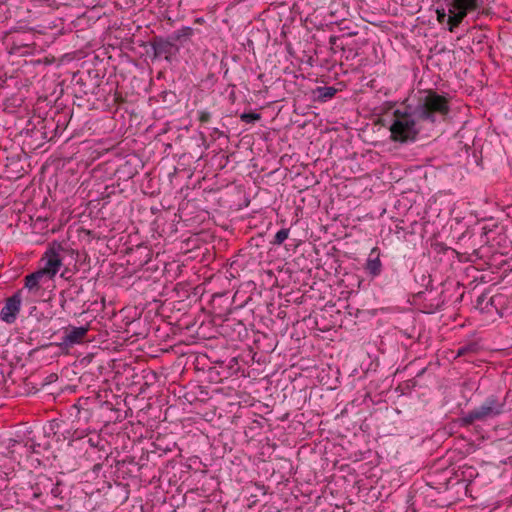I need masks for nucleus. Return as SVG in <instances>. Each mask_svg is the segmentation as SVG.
Listing matches in <instances>:
<instances>
[{"label": "nucleus", "instance_id": "nucleus-1", "mask_svg": "<svg viewBox=\"0 0 512 512\" xmlns=\"http://www.w3.org/2000/svg\"><path fill=\"white\" fill-rule=\"evenodd\" d=\"M414 109L416 116L420 117L424 124L431 125L445 120L450 111L448 99L432 90L427 91L419 98Z\"/></svg>", "mask_w": 512, "mask_h": 512}, {"label": "nucleus", "instance_id": "nucleus-2", "mask_svg": "<svg viewBox=\"0 0 512 512\" xmlns=\"http://www.w3.org/2000/svg\"><path fill=\"white\" fill-rule=\"evenodd\" d=\"M423 128L424 123L420 117L416 116L415 109L412 112L396 110L390 126L391 139L402 143L415 141Z\"/></svg>", "mask_w": 512, "mask_h": 512}, {"label": "nucleus", "instance_id": "nucleus-3", "mask_svg": "<svg viewBox=\"0 0 512 512\" xmlns=\"http://www.w3.org/2000/svg\"><path fill=\"white\" fill-rule=\"evenodd\" d=\"M505 398L489 395L478 407L460 418L462 426H470L476 421L485 422L494 419L505 412Z\"/></svg>", "mask_w": 512, "mask_h": 512}, {"label": "nucleus", "instance_id": "nucleus-4", "mask_svg": "<svg viewBox=\"0 0 512 512\" xmlns=\"http://www.w3.org/2000/svg\"><path fill=\"white\" fill-rule=\"evenodd\" d=\"M23 290H18L12 296L6 298L5 304L0 311V318L7 324L16 321L20 312Z\"/></svg>", "mask_w": 512, "mask_h": 512}, {"label": "nucleus", "instance_id": "nucleus-5", "mask_svg": "<svg viewBox=\"0 0 512 512\" xmlns=\"http://www.w3.org/2000/svg\"><path fill=\"white\" fill-rule=\"evenodd\" d=\"M89 329V324L81 327L68 326L64 328V335L59 343V347L68 349L74 345L83 343Z\"/></svg>", "mask_w": 512, "mask_h": 512}, {"label": "nucleus", "instance_id": "nucleus-6", "mask_svg": "<svg viewBox=\"0 0 512 512\" xmlns=\"http://www.w3.org/2000/svg\"><path fill=\"white\" fill-rule=\"evenodd\" d=\"M43 266L39 269L50 281L53 280L60 267L62 258L54 247L47 250L41 259Z\"/></svg>", "mask_w": 512, "mask_h": 512}, {"label": "nucleus", "instance_id": "nucleus-7", "mask_svg": "<svg viewBox=\"0 0 512 512\" xmlns=\"http://www.w3.org/2000/svg\"><path fill=\"white\" fill-rule=\"evenodd\" d=\"M48 282L50 280L40 270H37L25 276L24 288L32 295H38Z\"/></svg>", "mask_w": 512, "mask_h": 512}, {"label": "nucleus", "instance_id": "nucleus-8", "mask_svg": "<svg viewBox=\"0 0 512 512\" xmlns=\"http://www.w3.org/2000/svg\"><path fill=\"white\" fill-rule=\"evenodd\" d=\"M155 56L165 57L169 59L172 55L176 54L178 47L169 40L163 38H155L153 44Z\"/></svg>", "mask_w": 512, "mask_h": 512}, {"label": "nucleus", "instance_id": "nucleus-9", "mask_svg": "<svg viewBox=\"0 0 512 512\" xmlns=\"http://www.w3.org/2000/svg\"><path fill=\"white\" fill-rule=\"evenodd\" d=\"M200 240L201 233H194V260L199 258V262L207 266L214 259V253L208 246L196 245Z\"/></svg>", "mask_w": 512, "mask_h": 512}, {"label": "nucleus", "instance_id": "nucleus-10", "mask_svg": "<svg viewBox=\"0 0 512 512\" xmlns=\"http://www.w3.org/2000/svg\"><path fill=\"white\" fill-rule=\"evenodd\" d=\"M366 272L372 276L377 277L382 272V262L380 260V252L377 247H374L365 263Z\"/></svg>", "mask_w": 512, "mask_h": 512}, {"label": "nucleus", "instance_id": "nucleus-11", "mask_svg": "<svg viewBox=\"0 0 512 512\" xmlns=\"http://www.w3.org/2000/svg\"><path fill=\"white\" fill-rule=\"evenodd\" d=\"M455 10H462L466 13L479 8V0H446Z\"/></svg>", "mask_w": 512, "mask_h": 512}, {"label": "nucleus", "instance_id": "nucleus-12", "mask_svg": "<svg viewBox=\"0 0 512 512\" xmlns=\"http://www.w3.org/2000/svg\"><path fill=\"white\" fill-rule=\"evenodd\" d=\"M214 333L215 330L210 325V323L206 325L204 321H202L196 333L194 334V345H198V342L196 340H206L214 338Z\"/></svg>", "mask_w": 512, "mask_h": 512}, {"label": "nucleus", "instance_id": "nucleus-13", "mask_svg": "<svg viewBox=\"0 0 512 512\" xmlns=\"http://www.w3.org/2000/svg\"><path fill=\"white\" fill-rule=\"evenodd\" d=\"M337 89L332 86H323V87H317L313 94L315 96V99L319 102H326L327 100L334 97L336 94Z\"/></svg>", "mask_w": 512, "mask_h": 512}, {"label": "nucleus", "instance_id": "nucleus-14", "mask_svg": "<svg viewBox=\"0 0 512 512\" xmlns=\"http://www.w3.org/2000/svg\"><path fill=\"white\" fill-rule=\"evenodd\" d=\"M449 13H450L449 19H448V23L450 24L449 30L453 31V29L455 27L459 26V24L463 21V19L467 15V13L462 10H455L451 6L449 9Z\"/></svg>", "mask_w": 512, "mask_h": 512}, {"label": "nucleus", "instance_id": "nucleus-15", "mask_svg": "<svg viewBox=\"0 0 512 512\" xmlns=\"http://www.w3.org/2000/svg\"><path fill=\"white\" fill-rule=\"evenodd\" d=\"M479 345L477 342H469L458 348L456 357L473 356L478 353Z\"/></svg>", "mask_w": 512, "mask_h": 512}, {"label": "nucleus", "instance_id": "nucleus-16", "mask_svg": "<svg viewBox=\"0 0 512 512\" xmlns=\"http://www.w3.org/2000/svg\"><path fill=\"white\" fill-rule=\"evenodd\" d=\"M207 356L199 350L194 349V371L204 370L208 366Z\"/></svg>", "mask_w": 512, "mask_h": 512}, {"label": "nucleus", "instance_id": "nucleus-17", "mask_svg": "<svg viewBox=\"0 0 512 512\" xmlns=\"http://www.w3.org/2000/svg\"><path fill=\"white\" fill-rule=\"evenodd\" d=\"M289 236V229H281L279 230L273 240V244L281 245Z\"/></svg>", "mask_w": 512, "mask_h": 512}, {"label": "nucleus", "instance_id": "nucleus-18", "mask_svg": "<svg viewBox=\"0 0 512 512\" xmlns=\"http://www.w3.org/2000/svg\"><path fill=\"white\" fill-rule=\"evenodd\" d=\"M261 118V115L259 113L250 112V113H242L240 115L241 121L245 123H253L255 121H258Z\"/></svg>", "mask_w": 512, "mask_h": 512}, {"label": "nucleus", "instance_id": "nucleus-19", "mask_svg": "<svg viewBox=\"0 0 512 512\" xmlns=\"http://www.w3.org/2000/svg\"><path fill=\"white\" fill-rule=\"evenodd\" d=\"M212 114L209 111H200L198 120L201 124V126H204L205 124H208L211 120Z\"/></svg>", "mask_w": 512, "mask_h": 512}, {"label": "nucleus", "instance_id": "nucleus-20", "mask_svg": "<svg viewBox=\"0 0 512 512\" xmlns=\"http://www.w3.org/2000/svg\"><path fill=\"white\" fill-rule=\"evenodd\" d=\"M204 292H205V289L203 287V283L198 284L197 286L194 287V290H193L194 296L200 295V302H202ZM199 309L201 311H204V307H203L202 303H199Z\"/></svg>", "mask_w": 512, "mask_h": 512}, {"label": "nucleus", "instance_id": "nucleus-21", "mask_svg": "<svg viewBox=\"0 0 512 512\" xmlns=\"http://www.w3.org/2000/svg\"><path fill=\"white\" fill-rule=\"evenodd\" d=\"M194 200L197 202V204H196V206H194V208H198V209H200V210H201V214L203 215V217H202V219H201V220L203 221V220L205 219V217L208 215V211H207L208 207H207V206H203V205L200 203V202H201V199H199V198H195Z\"/></svg>", "mask_w": 512, "mask_h": 512}, {"label": "nucleus", "instance_id": "nucleus-22", "mask_svg": "<svg viewBox=\"0 0 512 512\" xmlns=\"http://www.w3.org/2000/svg\"><path fill=\"white\" fill-rule=\"evenodd\" d=\"M215 195H216V191H215V190H212V189H210V190H206V189H204V190L202 191V196L204 197V199H205L206 201H208V197H214Z\"/></svg>", "mask_w": 512, "mask_h": 512}, {"label": "nucleus", "instance_id": "nucleus-23", "mask_svg": "<svg viewBox=\"0 0 512 512\" xmlns=\"http://www.w3.org/2000/svg\"><path fill=\"white\" fill-rule=\"evenodd\" d=\"M205 400V397H199L196 392L194 391V410L197 409V403L196 402H203Z\"/></svg>", "mask_w": 512, "mask_h": 512}, {"label": "nucleus", "instance_id": "nucleus-24", "mask_svg": "<svg viewBox=\"0 0 512 512\" xmlns=\"http://www.w3.org/2000/svg\"><path fill=\"white\" fill-rule=\"evenodd\" d=\"M205 23V20L203 17H197V18H194V24H204Z\"/></svg>", "mask_w": 512, "mask_h": 512}, {"label": "nucleus", "instance_id": "nucleus-25", "mask_svg": "<svg viewBox=\"0 0 512 512\" xmlns=\"http://www.w3.org/2000/svg\"><path fill=\"white\" fill-rule=\"evenodd\" d=\"M198 414L201 416L202 419L207 420V421L209 420L208 419V413H205V414L198 413Z\"/></svg>", "mask_w": 512, "mask_h": 512}, {"label": "nucleus", "instance_id": "nucleus-26", "mask_svg": "<svg viewBox=\"0 0 512 512\" xmlns=\"http://www.w3.org/2000/svg\"><path fill=\"white\" fill-rule=\"evenodd\" d=\"M198 389L201 394H204L205 396L207 395V392H204L201 386H199Z\"/></svg>", "mask_w": 512, "mask_h": 512}, {"label": "nucleus", "instance_id": "nucleus-27", "mask_svg": "<svg viewBox=\"0 0 512 512\" xmlns=\"http://www.w3.org/2000/svg\"><path fill=\"white\" fill-rule=\"evenodd\" d=\"M334 41H335V38H332V37H331V38H330V42H331V43H334Z\"/></svg>", "mask_w": 512, "mask_h": 512}, {"label": "nucleus", "instance_id": "nucleus-28", "mask_svg": "<svg viewBox=\"0 0 512 512\" xmlns=\"http://www.w3.org/2000/svg\"><path fill=\"white\" fill-rule=\"evenodd\" d=\"M206 31H210L211 30V27H206L205 28Z\"/></svg>", "mask_w": 512, "mask_h": 512}, {"label": "nucleus", "instance_id": "nucleus-29", "mask_svg": "<svg viewBox=\"0 0 512 512\" xmlns=\"http://www.w3.org/2000/svg\"><path fill=\"white\" fill-rule=\"evenodd\" d=\"M201 215L193 216V219L199 218Z\"/></svg>", "mask_w": 512, "mask_h": 512}, {"label": "nucleus", "instance_id": "nucleus-30", "mask_svg": "<svg viewBox=\"0 0 512 512\" xmlns=\"http://www.w3.org/2000/svg\"><path fill=\"white\" fill-rule=\"evenodd\" d=\"M201 215L193 216V219L199 218Z\"/></svg>", "mask_w": 512, "mask_h": 512}]
</instances>
